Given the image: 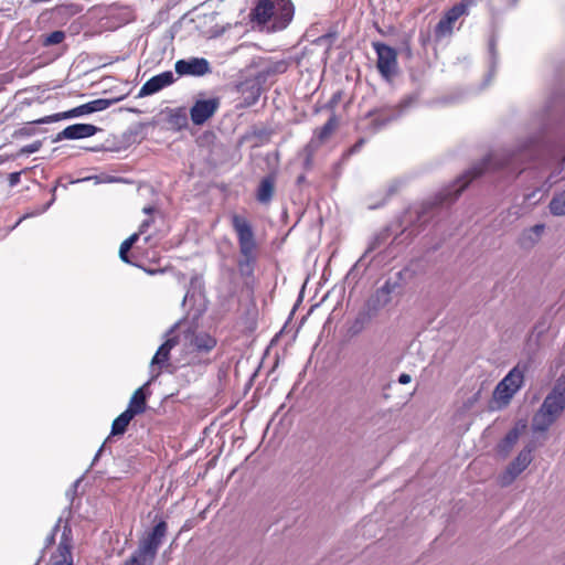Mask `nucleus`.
<instances>
[{
  "label": "nucleus",
  "instance_id": "16",
  "mask_svg": "<svg viewBox=\"0 0 565 565\" xmlns=\"http://www.w3.org/2000/svg\"><path fill=\"white\" fill-rule=\"evenodd\" d=\"M98 128L90 124H74L58 132L55 141L88 138L94 136Z\"/></svg>",
  "mask_w": 565,
  "mask_h": 565
},
{
  "label": "nucleus",
  "instance_id": "39",
  "mask_svg": "<svg viewBox=\"0 0 565 565\" xmlns=\"http://www.w3.org/2000/svg\"><path fill=\"white\" fill-rule=\"evenodd\" d=\"M58 522H61V519L58 520ZM58 526H60V523H57L53 530V533L46 539V546H49L50 544H52L54 542V535H55V532L58 530Z\"/></svg>",
  "mask_w": 565,
  "mask_h": 565
},
{
  "label": "nucleus",
  "instance_id": "26",
  "mask_svg": "<svg viewBox=\"0 0 565 565\" xmlns=\"http://www.w3.org/2000/svg\"><path fill=\"white\" fill-rule=\"evenodd\" d=\"M338 125L335 116H331L328 121L317 131L316 136L319 141L327 139L335 129Z\"/></svg>",
  "mask_w": 565,
  "mask_h": 565
},
{
  "label": "nucleus",
  "instance_id": "42",
  "mask_svg": "<svg viewBox=\"0 0 565 565\" xmlns=\"http://www.w3.org/2000/svg\"><path fill=\"white\" fill-rule=\"evenodd\" d=\"M153 210H154V209H153L152 206H146V207H143V212H145L146 214H151V213L153 212Z\"/></svg>",
  "mask_w": 565,
  "mask_h": 565
},
{
  "label": "nucleus",
  "instance_id": "32",
  "mask_svg": "<svg viewBox=\"0 0 565 565\" xmlns=\"http://www.w3.org/2000/svg\"><path fill=\"white\" fill-rule=\"evenodd\" d=\"M41 146H42L41 141H34V142H32L30 145L24 146L21 149V152L25 153V154L34 153V152H38L40 150Z\"/></svg>",
  "mask_w": 565,
  "mask_h": 565
},
{
  "label": "nucleus",
  "instance_id": "38",
  "mask_svg": "<svg viewBox=\"0 0 565 565\" xmlns=\"http://www.w3.org/2000/svg\"><path fill=\"white\" fill-rule=\"evenodd\" d=\"M316 147H317V146H315V141H313V140H311V141L307 145V147H306V151H308V154H309V156H308V158H307V162H309V161H310V157H311V154H312L313 150L316 149Z\"/></svg>",
  "mask_w": 565,
  "mask_h": 565
},
{
  "label": "nucleus",
  "instance_id": "23",
  "mask_svg": "<svg viewBox=\"0 0 565 565\" xmlns=\"http://www.w3.org/2000/svg\"><path fill=\"white\" fill-rule=\"evenodd\" d=\"M548 209L554 216L565 215V190L554 194L548 204Z\"/></svg>",
  "mask_w": 565,
  "mask_h": 565
},
{
  "label": "nucleus",
  "instance_id": "5",
  "mask_svg": "<svg viewBox=\"0 0 565 565\" xmlns=\"http://www.w3.org/2000/svg\"><path fill=\"white\" fill-rule=\"evenodd\" d=\"M231 223L237 236L241 259L237 267L242 276H250L257 258V243L249 221L239 214L231 216Z\"/></svg>",
  "mask_w": 565,
  "mask_h": 565
},
{
  "label": "nucleus",
  "instance_id": "27",
  "mask_svg": "<svg viewBox=\"0 0 565 565\" xmlns=\"http://www.w3.org/2000/svg\"><path fill=\"white\" fill-rule=\"evenodd\" d=\"M118 99H106V98H98L94 99L92 102H88V109L89 113H97L107 109L110 107L114 103H116Z\"/></svg>",
  "mask_w": 565,
  "mask_h": 565
},
{
  "label": "nucleus",
  "instance_id": "13",
  "mask_svg": "<svg viewBox=\"0 0 565 565\" xmlns=\"http://www.w3.org/2000/svg\"><path fill=\"white\" fill-rule=\"evenodd\" d=\"M175 81L174 74L171 71L162 72L149 78L140 88L138 97L153 95L161 89L172 85Z\"/></svg>",
  "mask_w": 565,
  "mask_h": 565
},
{
  "label": "nucleus",
  "instance_id": "18",
  "mask_svg": "<svg viewBox=\"0 0 565 565\" xmlns=\"http://www.w3.org/2000/svg\"><path fill=\"white\" fill-rule=\"evenodd\" d=\"M87 107H88V104L86 103V104H83V105H81L78 107H75V108H73L71 110H67V111H64V113H58V114L45 116L43 118L34 120L33 122L38 124V125L51 124V122L58 121L61 119L79 117V116H83V115H86V114H90L89 109Z\"/></svg>",
  "mask_w": 565,
  "mask_h": 565
},
{
  "label": "nucleus",
  "instance_id": "20",
  "mask_svg": "<svg viewBox=\"0 0 565 565\" xmlns=\"http://www.w3.org/2000/svg\"><path fill=\"white\" fill-rule=\"evenodd\" d=\"M241 92L243 95L242 106L249 107L257 103L260 96V86L258 83H245L241 86Z\"/></svg>",
  "mask_w": 565,
  "mask_h": 565
},
{
  "label": "nucleus",
  "instance_id": "24",
  "mask_svg": "<svg viewBox=\"0 0 565 565\" xmlns=\"http://www.w3.org/2000/svg\"><path fill=\"white\" fill-rule=\"evenodd\" d=\"M391 233L388 228H383L380 232H377L370 241L369 246L365 250V254L372 253L386 244V242L390 239Z\"/></svg>",
  "mask_w": 565,
  "mask_h": 565
},
{
  "label": "nucleus",
  "instance_id": "31",
  "mask_svg": "<svg viewBox=\"0 0 565 565\" xmlns=\"http://www.w3.org/2000/svg\"><path fill=\"white\" fill-rule=\"evenodd\" d=\"M539 238L534 235H526V230L523 231L519 243L522 247H532L537 243Z\"/></svg>",
  "mask_w": 565,
  "mask_h": 565
},
{
  "label": "nucleus",
  "instance_id": "9",
  "mask_svg": "<svg viewBox=\"0 0 565 565\" xmlns=\"http://www.w3.org/2000/svg\"><path fill=\"white\" fill-rule=\"evenodd\" d=\"M414 102L415 98L409 96L403 99L397 106H387L375 113H369V117H371V124L373 126V131L382 129L388 122L401 117L405 110L414 104Z\"/></svg>",
  "mask_w": 565,
  "mask_h": 565
},
{
  "label": "nucleus",
  "instance_id": "45",
  "mask_svg": "<svg viewBox=\"0 0 565 565\" xmlns=\"http://www.w3.org/2000/svg\"><path fill=\"white\" fill-rule=\"evenodd\" d=\"M563 162H565V157L563 158Z\"/></svg>",
  "mask_w": 565,
  "mask_h": 565
},
{
  "label": "nucleus",
  "instance_id": "25",
  "mask_svg": "<svg viewBox=\"0 0 565 565\" xmlns=\"http://www.w3.org/2000/svg\"><path fill=\"white\" fill-rule=\"evenodd\" d=\"M169 124L177 129L185 128L188 126V115L185 109H174L169 116Z\"/></svg>",
  "mask_w": 565,
  "mask_h": 565
},
{
  "label": "nucleus",
  "instance_id": "29",
  "mask_svg": "<svg viewBox=\"0 0 565 565\" xmlns=\"http://www.w3.org/2000/svg\"><path fill=\"white\" fill-rule=\"evenodd\" d=\"M64 38H65V34L63 31H54L46 36L44 44L45 45L60 44L64 40Z\"/></svg>",
  "mask_w": 565,
  "mask_h": 565
},
{
  "label": "nucleus",
  "instance_id": "21",
  "mask_svg": "<svg viewBox=\"0 0 565 565\" xmlns=\"http://www.w3.org/2000/svg\"><path fill=\"white\" fill-rule=\"evenodd\" d=\"M520 434L521 429L518 426L509 430L503 440L499 444V452L507 456L516 444Z\"/></svg>",
  "mask_w": 565,
  "mask_h": 565
},
{
  "label": "nucleus",
  "instance_id": "15",
  "mask_svg": "<svg viewBox=\"0 0 565 565\" xmlns=\"http://www.w3.org/2000/svg\"><path fill=\"white\" fill-rule=\"evenodd\" d=\"M71 529L65 525L61 541L58 543L57 552L52 556L50 565H72V539Z\"/></svg>",
  "mask_w": 565,
  "mask_h": 565
},
{
  "label": "nucleus",
  "instance_id": "40",
  "mask_svg": "<svg viewBox=\"0 0 565 565\" xmlns=\"http://www.w3.org/2000/svg\"><path fill=\"white\" fill-rule=\"evenodd\" d=\"M363 143H364V140H363V139H360V140H359V141H358V142H356V143H355V145L350 149V152H351V153H355V152H358V151L361 149V147L363 146Z\"/></svg>",
  "mask_w": 565,
  "mask_h": 565
},
{
  "label": "nucleus",
  "instance_id": "8",
  "mask_svg": "<svg viewBox=\"0 0 565 565\" xmlns=\"http://www.w3.org/2000/svg\"><path fill=\"white\" fill-rule=\"evenodd\" d=\"M534 446H525L511 461L505 470L498 477V482L501 487H509L514 480L530 466L533 460Z\"/></svg>",
  "mask_w": 565,
  "mask_h": 565
},
{
  "label": "nucleus",
  "instance_id": "2",
  "mask_svg": "<svg viewBox=\"0 0 565 565\" xmlns=\"http://www.w3.org/2000/svg\"><path fill=\"white\" fill-rule=\"evenodd\" d=\"M181 366H206L212 360L210 354L217 345V339L205 330L186 327L182 330Z\"/></svg>",
  "mask_w": 565,
  "mask_h": 565
},
{
  "label": "nucleus",
  "instance_id": "44",
  "mask_svg": "<svg viewBox=\"0 0 565 565\" xmlns=\"http://www.w3.org/2000/svg\"><path fill=\"white\" fill-rule=\"evenodd\" d=\"M188 298H189V294H186V295L184 296V299H183V302H184V303L186 302Z\"/></svg>",
  "mask_w": 565,
  "mask_h": 565
},
{
  "label": "nucleus",
  "instance_id": "12",
  "mask_svg": "<svg viewBox=\"0 0 565 565\" xmlns=\"http://www.w3.org/2000/svg\"><path fill=\"white\" fill-rule=\"evenodd\" d=\"M220 107L217 98L198 99L190 108V118L195 126L205 124Z\"/></svg>",
  "mask_w": 565,
  "mask_h": 565
},
{
  "label": "nucleus",
  "instance_id": "28",
  "mask_svg": "<svg viewBox=\"0 0 565 565\" xmlns=\"http://www.w3.org/2000/svg\"><path fill=\"white\" fill-rule=\"evenodd\" d=\"M138 237H139V234L135 233L121 243L120 248H119V257L122 262L130 263L128 259V252L131 248V246L135 244V242L138 239Z\"/></svg>",
  "mask_w": 565,
  "mask_h": 565
},
{
  "label": "nucleus",
  "instance_id": "43",
  "mask_svg": "<svg viewBox=\"0 0 565 565\" xmlns=\"http://www.w3.org/2000/svg\"><path fill=\"white\" fill-rule=\"evenodd\" d=\"M479 395H480V391H478V392L473 395V401H477V399H478V397H479Z\"/></svg>",
  "mask_w": 565,
  "mask_h": 565
},
{
  "label": "nucleus",
  "instance_id": "35",
  "mask_svg": "<svg viewBox=\"0 0 565 565\" xmlns=\"http://www.w3.org/2000/svg\"><path fill=\"white\" fill-rule=\"evenodd\" d=\"M557 181H558V179L556 178V175H554V173H551L545 182V185H546L545 190L548 191L552 188V185L554 183H556Z\"/></svg>",
  "mask_w": 565,
  "mask_h": 565
},
{
  "label": "nucleus",
  "instance_id": "11",
  "mask_svg": "<svg viewBox=\"0 0 565 565\" xmlns=\"http://www.w3.org/2000/svg\"><path fill=\"white\" fill-rule=\"evenodd\" d=\"M373 46L377 54L379 72L384 78L388 79L397 67L396 51L384 43H374Z\"/></svg>",
  "mask_w": 565,
  "mask_h": 565
},
{
  "label": "nucleus",
  "instance_id": "33",
  "mask_svg": "<svg viewBox=\"0 0 565 565\" xmlns=\"http://www.w3.org/2000/svg\"><path fill=\"white\" fill-rule=\"evenodd\" d=\"M544 228H545L544 224H536V225H534V226H532V227L526 230V235H534L537 238H540V236L542 235Z\"/></svg>",
  "mask_w": 565,
  "mask_h": 565
},
{
  "label": "nucleus",
  "instance_id": "34",
  "mask_svg": "<svg viewBox=\"0 0 565 565\" xmlns=\"http://www.w3.org/2000/svg\"><path fill=\"white\" fill-rule=\"evenodd\" d=\"M20 172H12L9 174L8 181L11 186L17 185L20 182Z\"/></svg>",
  "mask_w": 565,
  "mask_h": 565
},
{
  "label": "nucleus",
  "instance_id": "7",
  "mask_svg": "<svg viewBox=\"0 0 565 565\" xmlns=\"http://www.w3.org/2000/svg\"><path fill=\"white\" fill-rule=\"evenodd\" d=\"M178 323L174 324L167 333L168 339L158 348L156 354L151 359L150 362V372L151 379L150 381L156 380L161 372L168 371L172 373L174 371V366L170 363V353L171 350L177 345L178 340L175 337H171L174 332V329L178 328Z\"/></svg>",
  "mask_w": 565,
  "mask_h": 565
},
{
  "label": "nucleus",
  "instance_id": "1",
  "mask_svg": "<svg viewBox=\"0 0 565 565\" xmlns=\"http://www.w3.org/2000/svg\"><path fill=\"white\" fill-rule=\"evenodd\" d=\"M537 146L539 139L531 137L526 141L521 142L515 150H500L490 153L466 172L463 175L465 181L459 185L457 192L462 191L469 182L484 172L505 169L508 174L514 178L521 172V170H518V163L523 157L532 156Z\"/></svg>",
  "mask_w": 565,
  "mask_h": 565
},
{
  "label": "nucleus",
  "instance_id": "3",
  "mask_svg": "<svg viewBox=\"0 0 565 565\" xmlns=\"http://www.w3.org/2000/svg\"><path fill=\"white\" fill-rule=\"evenodd\" d=\"M295 15L291 0H257L250 12L252 20L270 32L285 30Z\"/></svg>",
  "mask_w": 565,
  "mask_h": 565
},
{
  "label": "nucleus",
  "instance_id": "36",
  "mask_svg": "<svg viewBox=\"0 0 565 565\" xmlns=\"http://www.w3.org/2000/svg\"><path fill=\"white\" fill-rule=\"evenodd\" d=\"M152 223V220H145L141 224H140V227H139V232L138 234H142L147 231V228L150 226V224Z\"/></svg>",
  "mask_w": 565,
  "mask_h": 565
},
{
  "label": "nucleus",
  "instance_id": "14",
  "mask_svg": "<svg viewBox=\"0 0 565 565\" xmlns=\"http://www.w3.org/2000/svg\"><path fill=\"white\" fill-rule=\"evenodd\" d=\"M175 72L179 75L202 76L210 72V63L203 57H193L190 60H179L175 63Z\"/></svg>",
  "mask_w": 565,
  "mask_h": 565
},
{
  "label": "nucleus",
  "instance_id": "4",
  "mask_svg": "<svg viewBox=\"0 0 565 565\" xmlns=\"http://www.w3.org/2000/svg\"><path fill=\"white\" fill-rule=\"evenodd\" d=\"M565 411V373L554 383L532 419L534 431H546Z\"/></svg>",
  "mask_w": 565,
  "mask_h": 565
},
{
  "label": "nucleus",
  "instance_id": "22",
  "mask_svg": "<svg viewBox=\"0 0 565 565\" xmlns=\"http://www.w3.org/2000/svg\"><path fill=\"white\" fill-rule=\"evenodd\" d=\"M135 416H132L130 414V411H125L122 412L114 422H113V425H111V435L113 436H117V435H122L126 430H127V427L130 423V420L134 418Z\"/></svg>",
  "mask_w": 565,
  "mask_h": 565
},
{
  "label": "nucleus",
  "instance_id": "6",
  "mask_svg": "<svg viewBox=\"0 0 565 565\" xmlns=\"http://www.w3.org/2000/svg\"><path fill=\"white\" fill-rule=\"evenodd\" d=\"M525 371L526 365L519 363L497 384L492 394V408L501 409L510 404L523 386Z\"/></svg>",
  "mask_w": 565,
  "mask_h": 565
},
{
  "label": "nucleus",
  "instance_id": "10",
  "mask_svg": "<svg viewBox=\"0 0 565 565\" xmlns=\"http://www.w3.org/2000/svg\"><path fill=\"white\" fill-rule=\"evenodd\" d=\"M468 1H460L459 3L455 4L449 10H447L444 17L435 26V36L437 39H443L451 35L454 31V24L460 17L468 14Z\"/></svg>",
  "mask_w": 565,
  "mask_h": 565
},
{
  "label": "nucleus",
  "instance_id": "30",
  "mask_svg": "<svg viewBox=\"0 0 565 565\" xmlns=\"http://www.w3.org/2000/svg\"><path fill=\"white\" fill-rule=\"evenodd\" d=\"M53 201H54V198L46 205H44L42 209L36 210L35 212H32V213L24 214L23 216H21L17 221V223L10 228V231L14 230L25 218L31 217V216H35V215H40V214L44 213L52 205Z\"/></svg>",
  "mask_w": 565,
  "mask_h": 565
},
{
  "label": "nucleus",
  "instance_id": "41",
  "mask_svg": "<svg viewBox=\"0 0 565 565\" xmlns=\"http://www.w3.org/2000/svg\"><path fill=\"white\" fill-rule=\"evenodd\" d=\"M103 450H104V445H102V447L98 449L97 454L95 455L93 463H95L97 461V459L99 458Z\"/></svg>",
  "mask_w": 565,
  "mask_h": 565
},
{
  "label": "nucleus",
  "instance_id": "19",
  "mask_svg": "<svg viewBox=\"0 0 565 565\" xmlns=\"http://www.w3.org/2000/svg\"><path fill=\"white\" fill-rule=\"evenodd\" d=\"M275 192V177L274 175H267L262 179L257 192H256V199L262 204H268L274 196Z\"/></svg>",
  "mask_w": 565,
  "mask_h": 565
},
{
  "label": "nucleus",
  "instance_id": "37",
  "mask_svg": "<svg viewBox=\"0 0 565 565\" xmlns=\"http://www.w3.org/2000/svg\"><path fill=\"white\" fill-rule=\"evenodd\" d=\"M411 381H412V377L407 373H402L398 376V383H401V384H408Z\"/></svg>",
  "mask_w": 565,
  "mask_h": 565
},
{
  "label": "nucleus",
  "instance_id": "17",
  "mask_svg": "<svg viewBox=\"0 0 565 565\" xmlns=\"http://www.w3.org/2000/svg\"><path fill=\"white\" fill-rule=\"evenodd\" d=\"M151 383L149 380L146 384H143L141 387L137 388L132 396L130 397L128 407L126 411H130V414L132 416L142 414L146 411L147 407V393L146 387Z\"/></svg>",
  "mask_w": 565,
  "mask_h": 565
}]
</instances>
